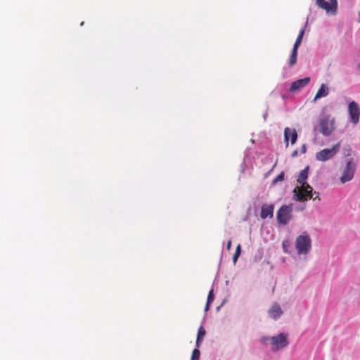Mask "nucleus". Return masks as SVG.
I'll use <instances>...</instances> for the list:
<instances>
[{
    "mask_svg": "<svg viewBox=\"0 0 360 360\" xmlns=\"http://www.w3.org/2000/svg\"><path fill=\"white\" fill-rule=\"evenodd\" d=\"M309 167L302 169L297 179V182L301 184L300 186H296L293 190V199L299 202H305L309 198H312V187L307 183L308 178Z\"/></svg>",
    "mask_w": 360,
    "mask_h": 360,
    "instance_id": "f257e3e1",
    "label": "nucleus"
},
{
    "mask_svg": "<svg viewBox=\"0 0 360 360\" xmlns=\"http://www.w3.org/2000/svg\"><path fill=\"white\" fill-rule=\"evenodd\" d=\"M311 248V240L307 233L304 232L296 238V249L298 254H307Z\"/></svg>",
    "mask_w": 360,
    "mask_h": 360,
    "instance_id": "f03ea898",
    "label": "nucleus"
},
{
    "mask_svg": "<svg viewBox=\"0 0 360 360\" xmlns=\"http://www.w3.org/2000/svg\"><path fill=\"white\" fill-rule=\"evenodd\" d=\"M292 205H282L277 212L276 219L279 224L286 225L292 218Z\"/></svg>",
    "mask_w": 360,
    "mask_h": 360,
    "instance_id": "7ed1b4c3",
    "label": "nucleus"
},
{
    "mask_svg": "<svg viewBox=\"0 0 360 360\" xmlns=\"http://www.w3.org/2000/svg\"><path fill=\"white\" fill-rule=\"evenodd\" d=\"M271 350L278 351L285 347L288 345V335L284 333H281L276 336L271 337Z\"/></svg>",
    "mask_w": 360,
    "mask_h": 360,
    "instance_id": "20e7f679",
    "label": "nucleus"
},
{
    "mask_svg": "<svg viewBox=\"0 0 360 360\" xmlns=\"http://www.w3.org/2000/svg\"><path fill=\"white\" fill-rule=\"evenodd\" d=\"M339 148V143L335 145L332 148H324L316 154V158L322 162L328 160L338 153Z\"/></svg>",
    "mask_w": 360,
    "mask_h": 360,
    "instance_id": "39448f33",
    "label": "nucleus"
},
{
    "mask_svg": "<svg viewBox=\"0 0 360 360\" xmlns=\"http://www.w3.org/2000/svg\"><path fill=\"white\" fill-rule=\"evenodd\" d=\"M348 114L352 124H356L359 122L360 107L356 102L353 101L349 103Z\"/></svg>",
    "mask_w": 360,
    "mask_h": 360,
    "instance_id": "423d86ee",
    "label": "nucleus"
},
{
    "mask_svg": "<svg viewBox=\"0 0 360 360\" xmlns=\"http://www.w3.org/2000/svg\"><path fill=\"white\" fill-rule=\"evenodd\" d=\"M355 171V165L352 162H347L346 167L343 171L340 181L342 184L349 181L352 179Z\"/></svg>",
    "mask_w": 360,
    "mask_h": 360,
    "instance_id": "0eeeda50",
    "label": "nucleus"
},
{
    "mask_svg": "<svg viewBox=\"0 0 360 360\" xmlns=\"http://www.w3.org/2000/svg\"><path fill=\"white\" fill-rule=\"evenodd\" d=\"M316 4L327 13H335L337 10V0H316Z\"/></svg>",
    "mask_w": 360,
    "mask_h": 360,
    "instance_id": "6e6552de",
    "label": "nucleus"
},
{
    "mask_svg": "<svg viewBox=\"0 0 360 360\" xmlns=\"http://www.w3.org/2000/svg\"><path fill=\"white\" fill-rule=\"evenodd\" d=\"M335 129L333 124L328 118L321 119L319 122V131L324 136H329Z\"/></svg>",
    "mask_w": 360,
    "mask_h": 360,
    "instance_id": "1a4fd4ad",
    "label": "nucleus"
},
{
    "mask_svg": "<svg viewBox=\"0 0 360 360\" xmlns=\"http://www.w3.org/2000/svg\"><path fill=\"white\" fill-rule=\"evenodd\" d=\"M297 139V133L295 129L285 127L284 129V141L286 146H288V142L290 141L291 144H294Z\"/></svg>",
    "mask_w": 360,
    "mask_h": 360,
    "instance_id": "9d476101",
    "label": "nucleus"
},
{
    "mask_svg": "<svg viewBox=\"0 0 360 360\" xmlns=\"http://www.w3.org/2000/svg\"><path fill=\"white\" fill-rule=\"evenodd\" d=\"M310 82L309 77H305L303 79H297L291 84L290 91L295 92L300 91L304 86H306Z\"/></svg>",
    "mask_w": 360,
    "mask_h": 360,
    "instance_id": "9b49d317",
    "label": "nucleus"
},
{
    "mask_svg": "<svg viewBox=\"0 0 360 360\" xmlns=\"http://www.w3.org/2000/svg\"><path fill=\"white\" fill-rule=\"evenodd\" d=\"M274 209V207L273 205H263L261 208V218L264 219L268 217L270 218L273 217Z\"/></svg>",
    "mask_w": 360,
    "mask_h": 360,
    "instance_id": "f8f14e48",
    "label": "nucleus"
},
{
    "mask_svg": "<svg viewBox=\"0 0 360 360\" xmlns=\"http://www.w3.org/2000/svg\"><path fill=\"white\" fill-rule=\"evenodd\" d=\"M283 314V311L278 304L275 303L269 310V315L271 318L276 319Z\"/></svg>",
    "mask_w": 360,
    "mask_h": 360,
    "instance_id": "ddd939ff",
    "label": "nucleus"
},
{
    "mask_svg": "<svg viewBox=\"0 0 360 360\" xmlns=\"http://www.w3.org/2000/svg\"><path fill=\"white\" fill-rule=\"evenodd\" d=\"M328 86L326 84H322L321 85L320 88L319 89V90L317 91L314 100L316 101L317 99H319L322 97H326V96H328Z\"/></svg>",
    "mask_w": 360,
    "mask_h": 360,
    "instance_id": "4468645a",
    "label": "nucleus"
},
{
    "mask_svg": "<svg viewBox=\"0 0 360 360\" xmlns=\"http://www.w3.org/2000/svg\"><path fill=\"white\" fill-rule=\"evenodd\" d=\"M205 335V330L202 326H200L198 329L197 339H196V346L198 347L202 340L203 338Z\"/></svg>",
    "mask_w": 360,
    "mask_h": 360,
    "instance_id": "2eb2a0df",
    "label": "nucleus"
},
{
    "mask_svg": "<svg viewBox=\"0 0 360 360\" xmlns=\"http://www.w3.org/2000/svg\"><path fill=\"white\" fill-rule=\"evenodd\" d=\"M297 49L293 48L290 59H289V65L292 66L297 62Z\"/></svg>",
    "mask_w": 360,
    "mask_h": 360,
    "instance_id": "dca6fc26",
    "label": "nucleus"
},
{
    "mask_svg": "<svg viewBox=\"0 0 360 360\" xmlns=\"http://www.w3.org/2000/svg\"><path fill=\"white\" fill-rule=\"evenodd\" d=\"M304 34V29H302V30L300 31V34H299L298 37H297V39H296V41H295V44H294V46H293V48H295V49H298V47H299V46H300V44H301V42H302V38H303Z\"/></svg>",
    "mask_w": 360,
    "mask_h": 360,
    "instance_id": "f3484780",
    "label": "nucleus"
},
{
    "mask_svg": "<svg viewBox=\"0 0 360 360\" xmlns=\"http://www.w3.org/2000/svg\"><path fill=\"white\" fill-rule=\"evenodd\" d=\"M200 352L198 348L193 350L191 360H200Z\"/></svg>",
    "mask_w": 360,
    "mask_h": 360,
    "instance_id": "a211bd4d",
    "label": "nucleus"
},
{
    "mask_svg": "<svg viewBox=\"0 0 360 360\" xmlns=\"http://www.w3.org/2000/svg\"><path fill=\"white\" fill-rule=\"evenodd\" d=\"M285 174L283 172H281L274 180L273 184H276L279 181H282L284 179Z\"/></svg>",
    "mask_w": 360,
    "mask_h": 360,
    "instance_id": "6ab92c4d",
    "label": "nucleus"
},
{
    "mask_svg": "<svg viewBox=\"0 0 360 360\" xmlns=\"http://www.w3.org/2000/svg\"><path fill=\"white\" fill-rule=\"evenodd\" d=\"M214 298L213 289H211L209 292L207 302H208V304H211V303L213 302Z\"/></svg>",
    "mask_w": 360,
    "mask_h": 360,
    "instance_id": "aec40b11",
    "label": "nucleus"
},
{
    "mask_svg": "<svg viewBox=\"0 0 360 360\" xmlns=\"http://www.w3.org/2000/svg\"><path fill=\"white\" fill-rule=\"evenodd\" d=\"M269 341H271V337L269 338V337H262L260 338V342L263 344V345H267L268 342Z\"/></svg>",
    "mask_w": 360,
    "mask_h": 360,
    "instance_id": "412c9836",
    "label": "nucleus"
},
{
    "mask_svg": "<svg viewBox=\"0 0 360 360\" xmlns=\"http://www.w3.org/2000/svg\"><path fill=\"white\" fill-rule=\"evenodd\" d=\"M312 198L314 200H318L319 201L321 200L320 198H319V193L318 192H313L312 191Z\"/></svg>",
    "mask_w": 360,
    "mask_h": 360,
    "instance_id": "4be33fe9",
    "label": "nucleus"
},
{
    "mask_svg": "<svg viewBox=\"0 0 360 360\" xmlns=\"http://www.w3.org/2000/svg\"><path fill=\"white\" fill-rule=\"evenodd\" d=\"M240 252H241V246L240 245H238V246L236 247V252H235V255L239 257L240 255Z\"/></svg>",
    "mask_w": 360,
    "mask_h": 360,
    "instance_id": "5701e85b",
    "label": "nucleus"
},
{
    "mask_svg": "<svg viewBox=\"0 0 360 360\" xmlns=\"http://www.w3.org/2000/svg\"><path fill=\"white\" fill-rule=\"evenodd\" d=\"M306 150H307V148H306L305 144H304V145L302 146V153H306Z\"/></svg>",
    "mask_w": 360,
    "mask_h": 360,
    "instance_id": "b1692460",
    "label": "nucleus"
},
{
    "mask_svg": "<svg viewBox=\"0 0 360 360\" xmlns=\"http://www.w3.org/2000/svg\"><path fill=\"white\" fill-rule=\"evenodd\" d=\"M287 243L288 242L283 243V248L285 252H287V245H286Z\"/></svg>",
    "mask_w": 360,
    "mask_h": 360,
    "instance_id": "393cba45",
    "label": "nucleus"
},
{
    "mask_svg": "<svg viewBox=\"0 0 360 360\" xmlns=\"http://www.w3.org/2000/svg\"><path fill=\"white\" fill-rule=\"evenodd\" d=\"M238 256H236V255H233V263H234V264H236V262H237V260H238Z\"/></svg>",
    "mask_w": 360,
    "mask_h": 360,
    "instance_id": "a878e982",
    "label": "nucleus"
},
{
    "mask_svg": "<svg viewBox=\"0 0 360 360\" xmlns=\"http://www.w3.org/2000/svg\"><path fill=\"white\" fill-rule=\"evenodd\" d=\"M297 154H298V151H297V150H295V151H293V153H292V158H295V157H296V156L297 155Z\"/></svg>",
    "mask_w": 360,
    "mask_h": 360,
    "instance_id": "bb28decb",
    "label": "nucleus"
},
{
    "mask_svg": "<svg viewBox=\"0 0 360 360\" xmlns=\"http://www.w3.org/2000/svg\"><path fill=\"white\" fill-rule=\"evenodd\" d=\"M231 247V240H229L227 243V249L230 250Z\"/></svg>",
    "mask_w": 360,
    "mask_h": 360,
    "instance_id": "cd10ccee",
    "label": "nucleus"
},
{
    "mask_svg": "<svg viewBox=\"0 0 360 360\" xmlns=\"http://www.w3.org/2000/svg\"><path fill=\"white\" fill-rule=\"evenodd\" d=\"M210 305V304H208V302H207L206 306H205V311H208L209 310Z\"/></svg>",
    "mask_w": 360,
    "mask_h": 360,
    "instance_id": "c85d7f7f",
    "label": "nucleus"
}]
</instances>
